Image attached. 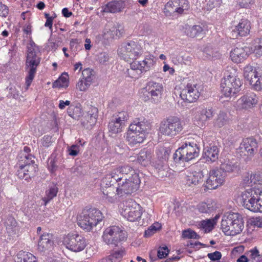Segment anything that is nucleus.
<instances>
[{"label": "nucleus", "instance_id": "obj_1", "mask_svg": "<svg viewBox=\"0 0 262 262\" xmlns=\"http://www.w3.org/2000/svg\"><path fill=\"white\" fill-rule=\"evenodd\" d=\"M242 215L233 212H227L222 219L221 228L226 235L233 236L240 233L244 229Z\"/></svg>", "mask_w": 262, "mask_h": 262}, {"label": "nucleus", "instance_id": "obj_2", "mask_svg": "<svg viewBox=\"0 0 262 262\" xmlns=\"http://www.w3.org/2000/svg\"><path fill=\"white\" fill-rule=\"evenodd\" d=\"M242 80L236 75L234 69L226 71L221 83V91L226 97L234 96L241 90Z\"/></svg>", "mask_w": 262, "mask_h": 262}, {"label": "nucleus", "instance_id": "obj_3", "mask_svg": "<svg viewBox=\"0 0 262 262\" xmlns=\"http://www.w3.org/2000/svg\"><path fill=\"white\" fill-rule=\"evenodd\" d=\"M103 216L101 212L95 208L84 209L77 218V224L86 231H91L94 227L101 226Z\"/></svg>", "mask_w": 262, "mask_h": 262}, {"label": "nucleus", "instance_id": "obj_4", "mask_svg": "<svg viewBox=\"0 0 262 262\" xmlns=\"http://www.w3.org/2000/svg\"><path fill=\"white\" fill-rule=\"evenodd\" d=\"M183 129L181 119L174 116L163 119L160 123L159 133L162 136L173 138L180 134Z\"/></svg>", "mask_w": 262, "mask_h": 262}, {"label": "nucleus", "instance_id": "obj_5", "mask_svg": "<svg viewBox=\"0 0 262 262\" xmlns=\"http://www.w3.org/2000/svg\"><path fill=\"white\" fill-rule=\"evenodd\" d=\"M200 149L195 143L185 142L173 155L176 163L188 162L198 157Z\"/></svg>", "mask_w": 262, "mask_h": 262}, {"label": "nucleus", "instance_id": "obj_6", "mask_svg": "<svg viewBox=\"0 0 262 262\" xmlns=\"http://www.w3.org/2000/svg\"><path fill=\"white\" fill-rule=\"evenodd\" d=\"M140 180L138 173L132 174V176L119 180L117 188V194L120 196L129 194L136 191L139 188Z\"/></svg>", "mask_w": 262, "mask_h": 262}, {"label": "nucleus", "instance_id": "obj_7", "mask_svg": "<svg viewBox=\"0 0 262 262\" xmlns=\"http://www.w3.org/2000/svg\"><path fill=\"white\" fill-rule=\"evenodd\" d=\"M102 238L104 242L107 245L117 246L119 242L126 238V234L118 226H112L104 230Z\"/></svg>", "mask_w": 262, "mask_h": 262}, {"label": "nucleus", "instance_id": "obj_8", "mask_svg": "<svg viewBox=\"0 0 262 262\" xmlns=\"http://www.w3.org/2000/svg\"><path fill=\"white\" fill-rule=\"evenodd\" d=\"M120 56L127 62L135 61L141 55L140 46L134 41H129L122 44L119 49Z\"/></svg>", "mask_w": 262, "mask_h": 262}, {"label": "nucleus", "instance_id": "obj_9", "mask_svg": "<svg viewBox=\"0 0 262 262\" xmlns=\"http://www.w3.org/2000/svg\"><path fill=\"white\" fill-rule=\"evenodd\" d=\"M39 52H27L26 57V67L28 69V75L26 78V84L29 87L33 80L36 72V68L40 62V57L38 54Z\"/></svg>", "mask_w": 262, "mask_h": 262}, {"label": "nucleus", "instance_id": "obj_10", "mask_svg": "<svg viewBox=\"0 0 262 262\" xmlns=\"http://www.w3.org/2000/svg\"><path fill=\"white\" fill-rule=\"evenodd\" d=\"M63 245L74 252H79L84 249L86 246L85 239L77 234H69L64 237Z\"/></svg>", "mask_w": 262, "mask_h": 262}, {"label": "nucleus", "instance_id": "obj_11", "mask_svg": "<svg viewBox=\"0 0 262 262\" xmlns=\"http://www.w3.org/2000/svg\"><path fill=\"white\" fill-rule=\"evenodd\" d=\"M17 165L19 167L17 174L19 178L29 181L36 175L37 171V165L35 164V160L32 162L18 161Z\"/></svg>", "mask_w": 262, "mask_h": 262}, {"label": "nucleus", "instance_id": "obj_12", "mask_svg": "<svg viewBox=\"0 0 262 262\" xmlns=\"http://www.w3.org/2000/svg\"><path fill=\"white\" fill-rule=\"evenodd\" d=\"M142 213L141 206L132 201L125 203V206L122 211V215L130 222L137 221L141 216Z\"/></svg>", "mask_w": 262, "mask_h": 262}, {"label": "nucleus", "instance_id": "obj_13", "mask_svg": "<svg viewBox=\"0 0 262 262\" xmlns=\"http://www.w3.org/2000/svg\"><path fill=\"white\" fill-rule=\"evenodd\" d=\"M257 189L250 188L244 191L241 195V203L246 209L256 212Z\"/></svg>", "mask_w": 262, "mask_h": 262}, {"label": "nucleus", "instance_id": "obj_14", "mask_svg": "<svg viewBox=\"0 0 262 262\" xmlns=\"http://www.w3.org/2000/svg\"><path fill=\"white\" fill-rule=\"evenodd\" d=\"M195 111L194 117V122L196 125L200 127L204 126L208 120L212 119L213 116V111L212 108L196 107L192 110Z\"/></svg>", "mask_w": 262, "mask_h": 262}, {"label": "nucleus", "instance_id": "obj_15", "mask_svg": "<svg viewBox=\"0 0 262 262\" xmlns=\"http://www.w3.org/2000/svg\"><path fill=\"white\" fill-rule=\"evenodd\" d=\"M258 143L253 138H248L243 140L239 147L236 149V153L241 157L244 156H252L257 149Z\"/></svg>", "mask_w": 262, "mask_h": 262}, {"label": "nucleus", "instance_id": "obj_16", "mask_svg": "<svg viewBox=\"0 0 262 262\" xmlns=\"http://www.w3.org/2000/svg\"><path fill=\"white\" fill-rule=\"evenodd\" d=\"M146 89L148 92V95L147 96V99L145 98V101L149 100L154 103L159 102L162 98L163 91L162 85L154 81H149L147 84Z\"/></svg>", "mask_w": 262, "mask_h": 262}, {"label": "nucleus", "instance_id": "obj_17", "mask_svg": "<svg viewBox=\"0 0 262 262\" xmlns=\"http://www.w3.org/2000/svg\"><path fill=\"white\" fill-rule=\"evenodd\" d=\"M258 103V98L253 92L247 93L237 101V107L239 110H248L254 107Z\"/></svg>", "mask_w": 262, "mask_h": 262}, {"label": "nucleus", "instance_id": "obj_18", "mask_svg": "<svg viewBox=\"0 0 262 262\" xmlns=\"http://www.w3.org/2000/svg\"><path fill=\"white\" fill-rule=\"evenodd\" d=\"M98 116V110L96 107L91 106L81 119L82 125L88 129H91L96 123Z\"/></svg>", "mask_w": 262, "mask_h": 262}, {"label": "nucleus", "instance_id": "obj_19", "mask_svg": "<svg viewBox=\"0 0 262 262\" xmlns=\"http://www.w3.org/2000/svg\"><path fill=\"white\" fill-rule=\"evenodd\" d=\"M225 181L224 176L220 171L213 169L210 171L209 176L206 181V187L209 189H214L221 185Z\"/></svg>", "mask_w": 262, "mask_h": 262}, {"label": "nucleus", "instance_id": "obj_20", "mask_svg": "<svg viewBox=\"0 0 262 262\" xmlns=\"http://www.w3.org/2000/svg\"><path fill=\"white\" fill-rule=\"evenodd\" d=\"M200 93L198 90L191 85L187 84L180 93V97L185 102L192 103L199 97Z\"/></svg>", "mask_w": 262, "mask_h": 262}, {"label": "nucleus", "instance_id": "obj_21", "mask_svg": "<svg viewBox=\"0 0 262 262\" xmlns=\"http://www.w3.org/2000/svg\"><path fill=\"white\" fill-rule=\"evenodd\" d=\"M150 123L144 118H135L129 126L132 131L146 133L150 128Z\"/></svg>", "mask_w": 262, "mask_h": 262}, {"label": "nucleus", "instance_id": "obj_22", "mask_svg": "<svg viewBox=\"0 0 262 262\" xmlns=\"http://www.w3.org/2000/svg\"><path fill=\"white\" fill-rule=\"evenodd\" d=\"M246 47H236L230 52V57L235 63H241L244 61L248 56Z\"/></svg>", "mask_w": 262, "mask_h": 262}, {"label": "nucleus", "instance_id": "obj_23", "mask_svg": "<svg viewBox=\"0 0 262 262\" xmlns=\"http://www.w3.org/2000/svg\"><path fill=\"white\" fill-rule=\"evenodd\" d=\"M145 133L136 130L132 131L129 129L126 137L128 144L134 146L137 144L142 143L145 138Z\"/></svg>", "mask_w": 262, "mask_h": 262}, {"label": "nucleus", "instance_id": "obj_24", "mask_svg": "<svg viewBox=\"0 0 262 262\" xmlns=\"http://www.w3.org/2000/svg\"><path fill=\"white\" fill-rule=\"evenodd\" d=\"M237 164L229 160H225L220 165V168L216 169L220 171L222 175L225 178L228 174L237 171Z\"/></svg>", "mask_w": 262, "mask_h": 262}, {"label": "nucleus", "instance_id": "obj_25", "mask_svg": "<svg viewBox=\"0 0 262 262\" xmlns=\"http://www.w3.org/2000/svg\"><path fill=\"white\" fill-rule=\"evenodd\" d=\"M117 188L114 185H109L106 188H101L103 193L102 198L110 203H114L117 200Z\"/></svg>", "mask_w": 262, "mask_h": 262}, {"label": "nucleus", "instance_id": "obj_26", "mask_svg": "<svg viewBox=\"0 0 262 262\" xmlns=\"http://www.w3.org/2000/svg\"><path fill=\"white\" fill-rule=\"evenodd\" d=\"M122 177H120L119 174H117L113 171V170L106 174L102 179L101 182V188L108 186L109 185H114L117 183L118 184L119 180H122Z\"/></svg>", "mask_w": 262, "mask_h": 262}, {"label": "nucleus", "instance_id": "obj_27", "mask_svg": "<svg viewBox=\"0 0 262 262\" xmlns=\"http://www.w3.org/2000/svg\"><path fill=\"white\" fill-rule=\"evenodd\" d=\"M250 29V22L247 19H242L232 32L236 34L235 36H245L249 33Z\"/></svg>", "mask_w": 262, "mask_h": 262}, {"label": "nucleus", "instance_id": "obj_28", "mask_svg": "<svg viewBox=\"0 0 262 262\" xmlns=\"http://www.w3.org/2000/svg\"><path fill=\"white\" fill-rule=\"evenodd\" d=\"M52 235L50 233H43L39 238L38 243V249L41 252H44L51 248L53 244L51 240Z\"/></svg>", "mask_w": 262, "mask_h": 262}, {"label": "nucleus", "instance_id": "obj_29", "mask_svg": "<svg viewBox=\"0 0 262 262\" xmlns=\"http://www.w3.org/2000/svg\"><path fill=\"white\" fill-rule=\"evenodd\" d=\"M219 148L216 146L206 147L204 150L203 158L207 162H214L218 159Z\"/></svg>", "mask_w": 262, "mask_h": 262}, {"label": "nucleus", "instance_id": "obj_30", "mask_svg": "<svg viewBox=\"0 0 262 262\" xmlns=\"http://www.w3.org/2000/svg\"><path fill=\"white\" fill-rule=\"evenodd\" d=\"M217 208L216 204L212 200L200 203L197 205V209L202 213H210Z\"/></svg>", "mask_w": 262, "mask_h": 262}, {"label": "nucleus", "instance_id": "obj_31", "mask_svg": "<svg viewBox=\"0 0 262 262\" xmlns=\"http://www.w3.org/2000/svg\"><path fill=\"white\" fill-rule=\"evenodd\" d=\"M244 78L249 82L250 85L253 87V84L257 79V70L251 66L248 65L244 69Z\"/></svg>", "mask_w": 262, "mask_h": 262}, {"label": "nucleus", "instance_id": "obj_32", "mask_svg": "<svg viewBox=\"0 0 262 262\" xmlns=\"http://www.w3.org/2000/svg\"><path fill=\"white\" fill-rule=\"evenodd\" d=\"M124 7V2L120 1H113L108 2L104 8L103 11L107 13H117L120 12Z\"/></svg>", "mask_w": 262, "mask_h": 262}, {"label": "nucleus", "instance_id": "obj_33", "mask_svg": "<svg viewBox=\"0 0 262 262\" xmlns=\"http://www.w3.org/2000/svg\"><path fill=\"white\" fill-rule=\"evenodd\" d=\"M155 62L153 56H149L142 61H137V64L141 71L140 73H143L153 68Z\"/></svg>", "mask_w": 262, "mask_h": 262}, {"label": "nucleus", "instance_id": "obj_34", "mask_svg": "<svg viewBox=\"0 0 262 262\" xmlns=\"http://www.w3.org/2000/svg\"><path fill=\"white\" fill-rule=\"evenodd\" d=\"M152 152L149 149H143L138 155L137 161L141 165L146 166L150 163Z\"/></svg>", "mask_w": 262, "mask_h": 262}, {"label": "nucleus", "instance_id": "obj_35", "mask_svg": "<svg viewBox=\"0 0 262 262\" xmlns=\"http://www.w3.org/2000/svg\"><path fill=\"white\" fill-rule=\"evenodd\" d=\"M203 175L201 171H193L187 176V184L191 186V185H196L203 182Z\"/></svg>", "mask_w": 262, "mask_h": 262}, {"label": "nucleus", "instance_id": "obj_36", "mask_svg": "<svg viewBox=\"0 0 262 262\" xmlns=\"http://www.w3.org/2000/svg\"><path fill=\"white\" fill-rule=\"evenodd\" d=\"M17 223L15 219L11 215L8 216L5 221L7 233L10 236L15 235L17 229Z\"/></svg>", "mask_w": 262, "mask_h": 262}, {"label": "nucleus", "instance_id": "obj_37", "mask_svg": "<svg viewBox=\"0 0 262 262\" xmlns=\"http://www.w3.org/2000/svg\"><path fill=\"white\" fill-rule=\"evenodd\" d=\"M139 67L137 64L136 61H132L130 63V69H127L125 72L126 76L132 78H138L142 74L140 73Z\"/></svg>", "mask_w": 262, "mask_h": 262}, {"label": "nucleus", "instance_id": "obj_38", "mask_svg": "<svg viewBox=\"0 0 262 262\" xmlns=\"http://www.w3.org/2000/svg\"><path fill=\"white\" fill-rule=\"evenodd\" d=\"M125 125L112 117L108 125L110 133L112 134H117L122 132V128Z\"/></svg>", "mask_w": 262, "mask_h": 262}, {"label": "nucleus", "instance_id": "obj_39", "mask_svg": "<svg viewBox=\"0 0 262 262\" xmlns=\"http://www.w3.org/2000/svg\"><path fill=\"white\" fill-rule=\"evenodd\" d=\"M68 115L72 118L78 120L82 116V108L80 104H71L67 110Z\"/></svg>", "mask_w": 262, "mask_h": 262}, {"label": "nucleus", "instance_id": "obj_40", "mask_svg": "<svg viewBox=\"0 0 262 262\" xmlns=\"http://www.w3.org/2000/svg\"><path fill=\"white\" fill-rule=\"evenodd\" d=\"M117 174H119L120 177H122V180H124L126 177L127 174H130L132 176V174L136 173L132 167L129 165H124L123 166L119 167L116 169L113 170Z\"/></svg>", "mask_w": 262, "mask_h": 262}, {"label": "nucleus", "instance_id": "obj_41", "mask_svg": "<svg viewBox=\"0 0 262 262\" xmlns=\"http://www.w3.org/2000/svg\"><path fill=\"white\" fill-rule=\"evenodd\" d=\"M31 149L30 147L28 146H25L24 150L21 151L18 156V161H28L32 162V161L35 160V157L32 155L29 154Z\"/></svg>", "mask_w": 262, "mask_h": 262}, {"label": "nucleus", "instance_id": "obj_42", "mask_svg": "<svg viewBox=\"0 0 262 262\" xmlns=\"http://www.w3.org/2000/svg\"><path fill=\"white\" fill-rule=\"evenodd\" d=\"M17 262H37L36 258L32 254L28 252H20L17 257Z\"/></svg>", "mask_w": 262, "mask_h": 262}, {"label": "nucleus", "instance_id": "obj_43", "mask_svg": "<svg viewBox=\"0 0 262 262\" xmlns=\"http://www.w3.org/2000/svg\"><path fill=\"white\" fill-rule=\"evenodd\" d=\"M228 118L226 113L220 111L217 118L214 120V124L215 126L222 127L228 122Z\"/></svg>", "mask_w": 262, "mask_h": 262}, {"label": "nucleus", "instance_id": "obj_44", "mask_svg": "<svg viewBox=\"0 0 262 262\" xmlns=\"http://www.w3.org/2000/svg\"><path fill=\"white\" fill-rule=\"evenodd\" d=\"M68 74L67 73H63L61 76L53 83L54 88H66L68 85Z\"/></svg>", "mask_w": 262, "mask_h": 262}, {"label": "nucleus", "instance_id": "obj_45", "mask_svg": "<svg viewBox=\"0 0 262 262\" xmlns=\"http://www.w3.org/2000/svg\"><path fill=\"white\" fill-rule=\"evenodd\" d=\"M179 3L180 0H171L168 2L165 5V12L170 14L175 12L178 13L177 8H178Z\"/></svg>", "mask_w": 262, "mask_h": 262}, {"label": "nucleus", "instance_id": "obj_46", "mask_svg": "<svg viewBox=\"0 0 262 262\" xmlns=\"http://www.w3.org/2000/svg\"><path fill=\"white\" fill-rule=\"evenodd\" d=\"M154 166L158 173V176L160 178H163L167 175V171L166 170V166L164 165L163 161L159 160L156 162Z\"/></svg>", "mask_w": 262, "mask_h": 262}, {"label": "nucleus", "instance_id": "obj_47", "mask_svg": "<svg viewBox=\"0 0 262 262\" xmlns=\"http://www.w3.org/2000/svg\"><path fill=\"white\" fill-rule=\"evenodd\" d=\"M170 152V150L168 148L161 147L157 150V155L159 160L166 161L169 158Z\"/></svg>", "mask_w": 262, "mask_h": 262}, {"label": "nucleus", "instance_id": "obj_48", "mask_svg": "<svg viewBox=\"0 0 262 262\" xmlns=\"http://www.w3.org/2000/svg\"><path fill=\"white\" fill-rule=\"evenodd\" d=\"M203 31L202 27L200 25H194L187 29L186 32L188 36L194 37Z\"/></svg>", "mask_w": 262, "mask_h": 262}, {"label": "nucleus", "instance_id": "obj_49", "mask_svg": "<svg viewBox=\"0 0 262 262\" xmlns=\"http://www.w3.org/2000/svg\"><path fill=\"white\" fill-rule=\"evenodd\" d=\"M57 192L58 188L55 186L50 187L48 190H47L46 192V196H45L43 199V201L45 202V204L55 197L57 195Z\"/></svg>", "mask_w": 262, "mask_h": 262}, {"label": "nucleus", "instance_id": "obj_50", "mask_svg": "<svg viewBox=\"0 0 262 262\" xmlns=\"http://www.w3.org/2000/svg\"><path fill=\"white\" fill-rule=\"evenodd\" d=\"M82 75L84 80L92 83L95 77L94 71L93 70L89 68L85 69L82 71Z\"/></svg>", "mask_w": 262, "mask_h": 262}, {"label": "nucleus", "instance_id": "obj_51", "mask_svg": "<svg viewBox=\"0 0 262 262\" xmlns=\"http://www.w3.org/2000/svg\"><path fill=\"white\" fill-rule=\"evenodd\" d=\"M128 117L127 112L121 111L115 114L112 117L125 125V122L128 119Z\"/></svg>", "mask_w": 262, "mask_h": 262}, {"label": "nucleus", "instance_id": "obj_52", "mask_svg": "<svg viewBox=\"0 0 262 262\" xmlns=\"http://www.w3.org/2000/svg\"><path fill=\"white\" fill-rule=\"evenodd\" d=\"M253 89L257 91L262 90V66L257 70V79L253 84Z\"/></svg>", "mask_w": 262, "mask_h": 262}, {"label": "nucleus", "instance_id": "obj_53", "mask_svg": "<svg viewBox=\"0 0 262 262\" xmlns=\"http://www.w3.org/2000/svg\"><path fill=\"white\" fill-rule=\"evenodd\" d=\"M182 236L184 238L199 239L200 237L195 232L189 229L184 230Z\"/></svg>", "mask_w": 262, "mask_h": 262}, {"label": "nucleus", "instance_id": "obj_54", "mask_svg": "<svg viewBox=\"0 0 262 262\" xmlns=\"http://www.w3.org/2000/svg\"><path fill=\"white\" fill-rule=\"evenodd\" d=\"M124 254V251L122 249H121L118 251H115L111 255L108 257V258L109 259H112L113 261L116 260L117 262H118L120 260Z\"/></svg>", "mask_w": 262, "mask_h": 262}, {"label": "nucleus", "instance_id": "obj_55", "mask_svg": "<svg viewBox=\"0 0 262 262\" xmlns=\"http://www.w3.org/2000/svg\"><path fill=\"white\" fill-rule=\"evenodd\" d=\"M248 222L252 226L262 228V216L251 217L249 219Z\"/></svg>", "mask_w": 262, "mask_h": 262}, {"label": "nucleus", "instance_id": "obj_56", "mask_svg": "<svg viewBox=\"0 0 262 262\" xmlns=\"http://www.w3.org/2000/svg\"><path fill=\"white\" fill-rule=\"evenodd\" d=\"M246 254L250 258V262H255V258L259 256V251L256 247L248 251Z\"/></svg>", "mask_w": 262, "mask_h": 262}, {"label": "nucleus", "instance_id": "obj_57", "mask_svg": "<svg viewBox=\"0 0 262 262\" xmlns=\"http://www.w3.org/2000/svg\"><path fill=\"white\" fill-rule=\"evenodd\" d=\"M254 51L257 54L262 55V38H256L254 40Z\"/></svg>", "mask_w": 262, "mask_h": 262}, {"label": "nucleus", "instance_id": "obj_58", "mask_svg": "<svg viewBox=\"0 0 262 262\" xmlns=\"http://www.w3.org/2000/svg\"><path fill=\"white\" fill-rule=\"evenodd\" d=\"M257 197L256 201V212L259 211L262 212V190L257 189Z\"/></svg>", "mask_w": 262, "mask_h": 262}, {"label": "nucleus", "instance_id": "obj_59", "mask_svg": "<svg viewBox=\"0 0 262 262\" xmlns=\"http://www.w3.org/2000/svg\"><path fill=\"white\" fill-rule=\"evenodd\" d=\"M91 83L87 82L86 81L83 79L79 81L76 84L77 89H79L80 91H85L90 86Z\"/></svg>", "mask_w": 262, "mask_h": 262}, {"label": "nucleus", "instance_id": "obj_60", "mask_svg": "<svg viewBox=\"0 0 262 262\" xmlns=\"http://www.w3.org/2000/svg\"><path fill=\"white\" fill-rule=\"evenodd\" d=\"M169 251L167 247H160L158 251V257L160 259L165 257L169 253Z\"/></svg>", "mask_w": 262, "mask_h": 262}, {"label": "nucleus", "instance_id": "obj_61", "mask_svg": "<svg viewBox=\"0 0 262 262\" xmlns=\"http://www.w3.org/2000/svg\"><path fill=\"white\" fill-rule=\"evenodd\" d=\"M69 154L72 156H76L79 151V146L77 144L72 145L68 148Z\"/></svg>", "mask_w": 262, "mask_h": 262}, {"label": "nucleus", "instance_id": "obj_62", "mask_svg": "<svg viewBox=\"0 0 262 262\" xmlns=\"http://www.w3.org/2000/svg\"><path fill=\"white\" fill-rule=\"evenodd\" d=\"M208 258L211 260L215 261L220 260L222 257V254L219 251H215L213 253H209L207 254Z\"/></svg>", "mask_w": 262, "mask_h": 262}, {"label": "nucleus", "instance_id": "obj_63", "mask_svg": "<svg viewBox=\"0 0 262 262\" xmlns=\"http://www.w3.org/2000/svg\"><path fill=\"white\" fill-rule=\"evenodd\" d=\"M109 57L108 54L105 52H102L98 55V61L101 63H105L108 61Z\"/></svg>", "mask_w": 262, "mask_h": 262}, {"label": "nucleus", "instance_id": "obj_64", "mask_svg": "<svg viewBox=\"0 0 262 262\" xmlns=\"http://www.w3.org/2000/svg\"><path fill=\"white\" fill-rule=\"evenodd\" d=\"M48 165V168L52 172H54L57 168L56 161L54 158H51L49 160Z\"/></svg>", "mask_w": 262, "mask_h": 262}]
</instances>
